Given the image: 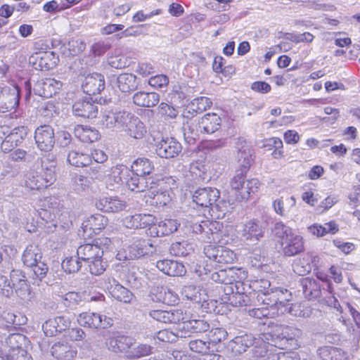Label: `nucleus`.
Instances as JSON below:
<instances>
[{
	"mask_svg": "<svg viewBox=\"0 0 360 360\" xmlns=\"http://www.w3.org/2000/svg\"><path fill=\"white\" fill-rule=\"evenodd\" d=\"M42 252L39 247L35 244L28 245L22 255V261L25 266L32 270V278L41 281L49 271L48 265L41 261Z\"/></svg>",
	"mask_w": 360,
	"mask_h": 360,
	"instance_id": "nucleus-1",
	"label": "nucleus"
},
{
	"mask_svg": "<svg viewBox=\"0 0 360 360\" xmlns=\"http://www.w3.org/2000/svg\"><path fill=\"white\" fill-rule=\"evenodd\" d=\"M13 286V296L15 295L24 304L32 302L34 293L27 279L24 271L20 269H12L10 272Z\"/></svg>",
	"mask_w": 360,
	"mask_h": 360,
	"instance_id": "nucleus-2",
	"label": "nucleus"
},
{
	"mask_svg": "<svg viewBox=\"0 0 360 360\" xmlns=\"http://www.w3.org/2000/svg\"><path fill=\"white\" fill-rule=\"evenodd\" d=\"M215 222L202 221L200 217H191L186 219L185 227L189 232L200 235V239L204 241H214L219 238L218 229Z\"/></svg>",
	"mask_w": 360,
	"mask_h": 360,
	"instance_id": "nucleus-3",
	"label": "nucleus"
},
{
	"mask_svg": "<svg viewBox=\"0 0 360 360\" xmlns=\"http://www.w3.org/2000/svg\"><path fill=\"white\" fill-rule=\"evenodd\" d=\"M247 172L236 171L231 181V186L237 191L243 200H248L251 194L257 192L260 183L257 179L245 180Z\"/></svg>",
	"mask_w": 360,
	"mask_h": 360,
	"instance_id": "nucleus-4",
	"label": "nucleus"
},
{
	"mask_svg": "<svg viewBox=\"0 0 360 360\" xmlns=\"http://www.w3.org/2000/svg\"><path fill=\"white\" fill-rule=\"evenodd\" d=\"M204 253L209 259L217 264H231L236 259V255L232 250L220 245H206Z\"/></svg>",
	"mask_w": 360,
	"mask_h": 360,
	"instance_id": "nucleus-5",
	"label": "nucleus"
},
{
	"mask_svg": "<svg viewBox=\"0 0 360 360\" xmlns=\"http://www.w3.org/2000/svg\"><path fill=\"white\" fill-rule=\"evenodd\" d=\"M34 140L38 148L41 151L49 152L55 144L53 129L49 125L37 127L34 133Z\"/></svg>",
	"mask_w": 360,
	"mask_h": 360,
	"instance_id": "nucleus-6",
	"label": "nucleus"
},
{
	"mask_svg": "<svg viewBox=\"0 0 360 360\" xmlns=\"http://www.w3.org/2000/svg\"><path fill=\"white\" fill-rule=\"evenodd\" d=\"M77 321L82 326L89 328H108L112 325V319L97 313L83 312L79 314Z\"/></svg>",
	"mask_w": 360,
	"mask_h": 360,
	"instance_id": "nucleus-7",
	"label": "nucleus"
},
{
	"mask_svg": "<svg viewBox=\"0 0 360 360\" xmlns=\"http://www.w3.org/2000/svg\"><path fill=\"white\" fill-rule=\"evenodd\" d=\"M264 233L265 228L258 220H250L240 231L242 240L249 243H257L264 236Z\"/></svg>",
	"mask_w": 360,
	"mask_h": 360,
	"instance_id": "nucleus-8",
	"label": "nucleus"
},
{
	"mask_svg": "<svg viewBox=\"0 0 360 360\" xmlns=\"http://www.w3.org/2000/svg\"><path fill=\"white\" fill-rule=\"evenodd\" d=\"M136 178V193H139V196L137 198H143V200L145 201L146 204H153V200H155V197H158V192L152 191L153 185L155 183L153 181L149 175H137Z\"/></svg>",
	"mask_w": 360,
	"mask_h": 360,
	"instance_id": "nucleus-9",
	"label": "nucleus"
},
{
	"mask_svg": "<svg viewBox=\"0 0 360 360\" xmlns=\"http://www.w3.org/2000/svg\"><path fill=\"white\" fill-rule=\"evenodd\" d=\"M63 83L53 78L38 79L33 86L36 95L44 98H51L61 89Z\"/></svg>",
	"mask_w": 360,
	"mask_h": 360,
	"instance_id": "nucleus-10",
	"label": "nucleus"
},
{
	"mask_svg": "<svg viewBox=\"0 0 360 360\" xmlns=\"http://www.w3.org/2000/svg\"><path fill=\"white\" fill-rule=\"evenodd\" d=\"M219 195V191L215 188H199L193 194V200L201 207H212L215 205Z\"/></svg>",
	"mask_w": 360,
	"mask_h": 360,
	"instance_id": "nucleus-11",
	"label": "nucleus"
},
{
	"mask_svg": "<svg viewBox=\"0 0 360 360\" xmlns=\"http://www.w3.org/2000/svg\"><path fill=\"white\" fill-rule=\"evenodd\" d=\"M236 148L237 150L236 157L240 167L238 171L248 172L253 161L252 148L245 140L238 139L236 142Z\"/></svg>",
	"mask_w": 360,
	"mask_h": 360,
	"instance_id": "nucleus-12",
	"label": "nucleus"
},
{
	"mask_svg": "<svg viewBox=\"0 0 360 360\" xmlns=\"http://www.w3.org/2000/svg\"><path fill=\"white\" fill-rule=\"evenodd\" d=\"M181 143L174 138L162 139L156 144V153L162 158H172L181 151Z\"/></svg>",
	"mask_w": 360,
	"mask_h": 360,
	"instance_id": "nucleus-13",
	"label": "nucleus"
},
{
	"mask_svg": "<svg viewBox=\"0 0 360 360\" xmlns=\"http://www.w3.org/2000/svg\"><path fill=\"white\" fill-rule=\"evenodd\" d=\"M48 174L40 171H33L30 172L25 179V186L30 190H41L52 185L55 179H49Z\"/></svg>",
	"mask_w": 360,
	"mask_h": 360,
	"instance_id": "nucleus-14",
	"label": "nucleus"
},
{
	"mask_svg": "<svg viewBox=\"0 0 360 360\" xmlns=\"http://www.w3.org/2000/svg\"><path fill=\"white\" fill-rule=\"evenodd\" d=\"M58 58L53 51L35 52L30 57V62L33 63L35 68L41 70L53 69L58 63Z\"/></svg>",
	"mask_w": 360,
	"mask_h": 360,
	"instance_id": "nucleus-15",
	"label": "nucleus"
},
{
	"mask_svg": "<svg viewBox=\"0 0 360 360\" xmlns=\"http://www.w3.org/2000/svg\"><path fill=\"white\" fill-rule=\"evenodd\" d=\"M109 349L114 352H124L126 353L128 358L134 356V347L133 338L127 336H119L117 338H110L107 342Z\"/></svg>",
	"mask_w": 360,
	"mask_h": 360,
	"instance_id": "nucleus-16",
	"label": "nucleus"
},
{
	"mask_svg": "<svg viewBox=\"0 0 360 360\" xmlns=\"http://www.w3.org/2000/svg\"><path fill=\"white\" fill-rule=\"evenodd\" d=\"M282 252L285 257H292L304 250L303 238L292 233L283 241H280Z\"/></svg>",
	"mask_w": 360,
	"mask_h": 360,
	"instance_id": "nucleus-17",
	"label": "nucleus"
},
{
	"mask_svg": "<svg viewBox=\"0 0 360 360\" xmlns=\"http://www.w3.org/2000/svg\"><path fill=\"white\" fill-rule=\"evenodd\" d=\"M255 340V338L251 334L236 336L228 342L226 349L232 355L240 354L253 346Z\"/></svg>",
	"mask_w": 360,
	"mask_h": 360,
	"instance_id": "nucleus-18",
	"label": "nucleus"
},
{
	"mask_svg": "<svg viewBox=\"0 0 360 360\" xmlns=\"http://www.w3.org/2000/svg\"><path fill=\"white\" fill-rule=\"evenodd\" d=\"M75 115L84 118H94L98 114V105L91 98L79 99L72 105Z\"/></svg>",
	"mask_w": 360,
	"mask_h": 360,
	"instance_id": "nucleus-19",
	"label": "nucleus"
},
{
	"mask_svg": "<svg viewBox=\"0 0 360 360\" xmlns=\"http://www.w3.org/2000/svg\"><path fill=\"white\" fill-rule=\"evenodd\" d=\"M82 89L88 95L100 94L105 88V79L103 75L99 73H92L85 77L82 85Z\"/></svg>",
	"mask_w": 360,
	"mask_h": 360,
	"instance_id": "nucleus-20",
	"label": "nucleus"
},
{
	"mask_svg": "<svg viewBox=\"0 0 360 360\" xmlns=\"http://www.w3.org/2000/svg\"><path fill=\"white\" fill-rule=\"evenodd\" d=\"M51 355L58 360H72L76 357L77 349L65 340L55 342L51 348Z\"/></svg>",
	"mask_w": 360,
	"mask_h": 360,
	"instance_id": "nucleus-21",
	"label": "nucleus"
},
{
	"mask_svg": "<svg viewBox=\"0 0 360 360\" xmlns=\"http://www.w3.org/2000/svg\"><path fill=\"white\" fill-rule=\"evenodd\" d=\"M18 103V89L4 87L0 91V112L11 111Z\"/></svg>",
	"mask_w": 360,
	"mask_h": 360,
	"instance_id": "nucleus-22",
	"label": "nucleus"
},
{
	"mask_svg": "<svg viewBox=\"0 0 360 360\" xmlns=\"http://www.w3.org/2000/svg\"><path fill=\"white\" fill-rule=\"evenodd\" d=\"M151 300L167 305H174L179 302L178 295L167 287H156L150 292Z\"/></svg>",
	"mask_w": 360,
	"mask_h": 360,
	"instance_id": "nucleus-23",
	"label": "nucleus"
},
{
	"mask_svg": "<svg viewBox=\"0 0 360 360\" xmlns=\"http://www.w3.org/2000/svg\"><path fill=\"white\" fill-rule=\"evenodd\" d=\"M70 326V319L64 316H57L53 319L46 321L42 326L46 336H54L58 333H61L68 329Z\"/></svg>",
	"mask_w": 360,
	"mask_h": 360,
	"instance_id": "nucleus-24",
	"label": "nucleus"
},
{
	"mask_svg": "<svg viewBox=\"0 0 360 360\" xmlns=\"http://www.w3.org/2000/svg\"><path fill=\"white\" fill-rule=\"evenodd\" d=\"M156 266L160 271L170 276H181L186 271L182 263L174 260H159L156 262Z\"/></svg>",
	"mask_w": 360,
	"mask_h": 360,
	"instance_id": "nucleus-25",
	"label": "nucleus"
},
{
	"mask_svg": "<svg viewBox=\"0 0 360 360\" xmlns=\"http://www.w3.org/2000/svg\"><path fill=\"white\" fill-rule=\"evenodd\" d=\"M180 224L175 219H167L160 221L149 229L150 236H162L169 235L177 231Z\"/></svg>",
	"mask_w": 360,
	"mask_h": 360,
	"instance_id": "nucleus-26",
	"label": "nucleus"
},
{
	"mask_svg": "<svg viewBox=\"0 0 360 360\" xmlns=\"http://www.w3.org/2000/svg\"><path fill=\"white\" fill-rule=\"evenodd\" d=\"M77 255L79 259L87 262L91 259L102 258L103 250L98 245L88 243L80 245L77 250Z\"/></svg>",
	"mask_w": 360,
	"mask_h": 360,
	"instance_id": "nucleus-27",
	"label": "nucleus"
},
{
	"mask_svg": "<svg viewBox=\"0 0 360 360\" xmlns=\"http://www.w3.org/2000/svg\"><path fill=\"white\" fill-rule=\"evenodd\" d=\"M96 207L105 212H117L125 207V203L116 198H102L96 202Z\"/></svg>",
	"mask_w": 360,
	"mask_h": 360,
	"instance_id": "nucleus-28",
	"label": "nucleus"
},
{
	"mask_svg": "<svg viewBox=\"0 0 360 360\" xmlns=\"http://www.w3.org/2000/svg\"><path fill=\"white\" fill-rule=\"evenodd\" d=\"M75 136L84 143H93L99 139L98 130L84 125H77L74 128Z\"/></svg>",
	"mask_w": 360,
	"mask_h": 360,
	"instance_id": "nucleus-29",
	"label": "nucleus"
},
{
	"mask_svg": "<svg viewBox=\"0 0 360 360\" xmlns=\"http://www.w3.org/2000/svg\"><path fill=\"white\" fill-rule=\"evenodd\" d=\"M182 131L184 140L188 144H193L199 138L202 129L199 128V122L195 120H189L184 123Z\"/></svg>",
	"mask_w": 360,
	"mask_h": 360,
	"instance_id": "nucleus-30",
	"label": "nucleus"
},
{
	"mask_svg": "<svg viewBox=\"0 0 360 360\" xmlns=\"http://www.w3.org/2000/svg\"><path fill=\"white\" fill-rule=\"evenodd\" d=\"M221 126V118L215 113H207L199 122V128L207 134H212Z\"/></svg>",
	"mask_w": 360,
	"mask_h": 360,
	"instance_id": "nucleus-31",
	"label": "nucleus"
},
{
	"mask_svg": "<svg viewBox=\"0 0 360 360\" xmlns=\"http://www.w3.org/2000/svg\"><path fill=\"white\" fill-rule=\"evenodd\" d=\"M219 277L221 278V283L223 284H231L238 279H245L247 277V274L245 271L241 269H237L234 267L220 269Z\"/></svg>",
	"mask_w": 360,
	"mask_h": 360,
	"instance_id": "nucleus-32",
	"label": "nucleus"
},
{
	"mask_svg": "<svg viewBox=\"0 0 360 360\" xmlns=\"http://www.w3.org/2000/svg\"><path fill=\"white\" fill-rule=\"evenodd\" d=\"M300 284L304 296L309 300L319 297L321 289L319 283L311 278H304L300 280Z\"/></svg>",
	"mask_w": 360,
	"mask_h": 360,
	"instance_id": "nucleus-33",
	"label": "nucleus"
},
{
	"mask_svg": "<svg viewBox=\"0 0 360 360\" xmlns=\"http://www.w3.org/2000/svg\"><path fill=\"white\" fill-rule=\"evenodd\" d=\"M117 127L122 128L127 131L131 137H134V129H135V119L134 114L127 111L118 112Z\"/></svg>",
	"mask_w": 360,
	"mask_h": 360,
	"instance_id": "nucleus-34",
	"label": "nucleus"
},
{
	"mask_svg": "<svg viewBox=\"0 0 360 360\" xmlns=\"http://www.w3.org/2000/svg\"><path fill=\"white\" fill-rule=\"evenodd\" d=\"M57 160L56 155L49 153L41 158V169L48 174L49 179L56 180Z\"/></svg>",
	"mask_w": 360,
	"mask_h": 360,
	"instance_id": "nucleus-35",
	"label": "nucleus"
},
{
	"mask_svg": "<svg viewBox=\"0 0 360 360\" xmlns=\"http://www.w3.org/2000/svg\"><path fill=\"white\" fill-rule=\"evenodd\" d=\"M114 284L110 285L108 288L110 295L116 300L123 302L124 303H129L131 302L133 294L126 288L122 285L116 283L114 281Z\"/></svg>",
	"mask_w": 360,
	"mask_h": 360,
	"instance_id": "nucleus-36",
	"label": "nucleus"
},
{
	"mask_svg": "<svg viewBox=\"0 0 360 360\" xmlns=\"http://www.w3.org/2000/svg\"><path fill=\"white\" fill-rule=\"evenodd\" d=\"M295 203L296 200L294 196L281 197L274 201L273 207L278 214L285 216L295 205Z\"/></svg>",
	"mask_w": 360,
	"mask_h": 360,
	"instance_id": "nucleus-37",
	"label": "nucleus"
},
{
	"mask_svg": "<svg viewBox=\"0 0 360 360\" xmlns=\"http://www.w3.org/2000/svg\"><path fill=\"white\" fill-rule=\"evenodd\" d=\"M155 226V217L151 214H139L136 217V229H139V236H150L149 229Z\"/></svg>",
	"mask_w": 360,
	"mask_h": 360,
	"instance_id": "nucleus-38",
	"label": "nucleus"
},
{
	"mask_svg": "<svg viewBox=\"0 0 360 360\" xmlns=\"http://www.w3.org/2000/svg\"><path fill=\"white\" fill-rule=\"evenodd\" d=\"M159 102V95L155 92L140 91L136 93V105L150 108Z\"/></svg>",
	"mask_w": 360,
	"mask_h": 360,
	"instance_id": "nucleus-39",
	"label": "nucleus"
},
{
	"mask_svg": "<svg viewBox=\"0 0 360 360\" xmlns=\"http://www.w3.org/2000/svg\"><path fill=\"white\" fill-rule=\"evenodd\" d=\"M68 162L75 167H86L91 164V157L85 153H80L72 150L68 153Z\"/></svg>",
	"mask_w": 360,
	"mask_h": 360,
	"instance_id": "nucleus-40",
	"label": "nucleus"
},
{
	"mask_svg": "<svg viewBox=\"0 0 360 360\" xmlns=\"http://www.w3.org/2000/svg\"><path fill=\"white\" fill-rule=\"evenodd\" d=\"M183 328L192 333H204L210 329V325L203 319H188L185 322Z\"/></svg>",
	"mask_w": 360,
	"mask_h": 360,
	"instance_id": "nucleus-41",
	"label": "nucleus"
},
{
	"mask_svg": "<svg viewBox=\"0 0 360 360\" xmlns=\"http://www.w3.org/2000/svg\"><path fill=\"white\" fill-rule=\"evenodd\" d=\"M156 249L153 245L151 239L147 240L139 238L138 244H136V258H140L145 256H150Z\"/></svg>",
	"mask_w": 360,
	"mask_h": 360,
	"instance_id": "nucleus-42",
	"label": "nucleus"
},
{
	"mask_svg": "<svg viewBox=\"0 0 360 360\" xmlns=\"http://www.w3.org/2000/svg\"><path fill=\"white\" fill-rule=\"evenodd\" d=\"M156 249L153 245L151 239L147 240L139 238L138 244H136V258H140L145 256H150Z\"/></svg>",
	"mask_w": 360,
	"mask_h": 360,
	"instance_id": "nucleus-43",
	"label": "nucleus"
},
{
	"mask_svg": "<svg viewBox=\"0 0 360 360\" xmlns=\"http://www.w3.org/2000/svg\"><path fill=\"white\" fill-rule=\"evenodd\" d=\"M135 75L124 73L117 77V85L122 92H130L134 89Z\"/></svg>",
	"mask_w": 360,
	"mask_h": 360,
	"instance_id": "nucleus-44",
	"label": "nucleus"
},
{
	"mask_svg": "<svg viewBox=\"0 0 360 360\" xmlns=\"http://www.w3.org/2000/svg\"><path fill=\"white\" fill-rule=\"evenodd\" d=\"M211 342L201 339H193L188 342V347L192 352L202 354H208Z\"/></svg>",
	"mask_w": 360,
	"mask_h": 360,
	"instance_id": "nucleus-45",
	"label": "nucleus"
},
{
	"mask_svg": "<svg viewBox=\"0 0 360 360\" xmlns=\"http://www.w3.org/2000/svg\"><path fill=\"white\" fill-rule=\"evenodd\" d=\"M191 248L185 240L173 243L169 248L171 255L176 257H185L189 254Z\"/></svg>",
	"mask_w": 360,
	"mask_h": 360,
	"instance_id": "nucleus-46",
	"label": "nucleus"
},
{
	"mask_svg": "<svg viewBox=\"0 0 360 360\" xmlns=\"http://www.w3.org/2000/svg\"><path fill=\"white\" fill-rule=\"evenodd\" d=\"M181 295L187 300L196 303L202 301L200 290L195 285H185L181 290Z\"/></svg>",
	"mask_w": 360,
	"mask_h": 360,
	"instance_id": "nucleus-47",
	"label": "nucleus"
},
{
	"mask_svg": "<svg viewBox=\"0 0 360 360\" xmlns=\"http://www.w3.org/2000/svg\"><path fill=\"white\" fill-rule=\"evenodd\" d=\"M4 269L0 270V294L6 297L10 298L13 296V286L11 278H8L3 274Z\"/></svg>",
	"mask_w": 360,
	"mask_h": 360,
	"instance_id": "nucleus-48",
	"label": "nucleus"
},
{
	"mask_svg": "<svg viewBox=\"0 0 360 360\" xmlns=\"http://www.w3.org/2000/svg\"><path fill=\"white\" fill-rule=\"evenodd\" d=\"M154 169L153 162L146 158L136 159V175H150Z\"/></svg>",
	"mask_w": 360,
	"mask_h": 360,
	"instance_id": "nucleus-49",
	"label": "nucleus"
},
{
	"mask_svg": "<svg viewBox=\"0 0 360 360\" xmlns=\"http://www.w3.org/2000/svg\"><path fill=\"white\" fill-rule=\"evenodd\" d=\"M273 233L278 238L280 239V241H283L293 233V231L290 227L286 226L282 221H278L274 224Z\"/></svg>",
	"mask_w": 360,
	"mask_h": 360,
	"instance_id": "nucleus-50",
	"label": "nucleus"
},
{
	"mask_svg": "<svg viewBox=\"0 0 360 360\" xmlns=\"http://www.w3.org/2000/svg\"><path fill=\"white\" fill-rule=\"evenodd\" d=\"M79 260L80 259H79L78 256L77 258L73 257H67L61 264L62 268L67 273H76L82 266L81 262Z\"/></svg>",
	"mask_w": 360,
	"mask_h": 360,
	"instance_id": "nucleus-51",
	"label": "nucleus"
},
{
	"mask_svg": "<svg viewBox=\"0 0 360 360\" xmlns=\"http://www.w3.org/2000/svg\"><path fill=\"white\" fill-rule=\"evenodd\" d=\"M63 304L67 307L73 309L82 302L81 294L76 292H69L63 297Z\"/></svg>",
	"mask_w": 360,
	"mask_h": 360,
	"instance_id": "nucleus-52",
	"label": "nucleus"
},
{
	"mask_svg": "<svg viewBox=\"0 0 360 360\" xmlns=\"http://www.w3.org/2000/svg\"><path fill=\"white\" fill-rule=\"evenodd\" d=\"M27 134V129L25 127H19L13 129L11 132L7 135L11 142H14L18 146L25 139Z\"/></svg>",
	"mask_w": 360,
	"mask_h": 360,
	"instance_id": "nucleus-53",
	"label": "nucleus"
},
{
	"mask_svg": "<svg viewBox=\"0 0 360 360\" xmlns=\"http://www.w3.org/2000/svg\"><path fill=\"white\" fill-rule=\"evenodd\" d=\"M108 219L101 214L92 215L88 221L94 231H101L107 225Z\"/></svg>",
	"mask_w": 360,
	"mask_h": 360,
	"instance_id": "nucleus-54",
	"label": "nucleus"
},
{
	"mask_svg": "<svg viewBox=\"0 0 360 360\" xmlns=\"http://www.w3.org/2000/svg\"><path fill=\"white\" fill-rule=\"evenodd\" d=\"M168 317L169 323H177L181 321L183 326H184L185 322L188 320L187 314L181 309L169 310Z\"/></svg>",
	"mask_w": 360,
	"mask_h": 360,
	"instance_id": "nucleus-55",
	"label": "nucleus"
},
{
	"mask_svg": "<svg viewBox=\"0 0 360 360\" xmlns=\"http://www.w3.org/2000/svg\"><path fill=\"white\" fill-rule=\"evenodd\" d=\"M26 341V337L20 333H13L6 339L7 345L12 349H20Z\"/></svg>",
	"mask_w": 360,
	"mask_h": 360,
	"instance_id": "nucleus-56",
	"label": "nucleus"
},
{
	"mask_svg": "<svg viewBox=\"0 0 360 360\" xmlns=\"http://www.w3.org/2000/svg\"><path fill=\"white\" fill-rule=\"evenodd\" d=\"M228 301L233 307L248 306L250 302L248 295L233 294L228 297Z\"/></svg>",
	"mask_w": 360,
	"mask_h": 360,
	"instance_id": "nucleus-57",
	"label": "nucleus"
},
{
	"mask_svg": "<svg viewBox=\"0 0 360 360\" xmlns=\"http://www.w3.org/2000/svg\"><path fill=\"white\" fill-rule=\"evenodd\" d=\"M227 331L224 328H212L209 333L210 341L214 343L221 342L226 338Z\"/></svg>",
	"mask_w": 360,
	"mask_h": 360,
	"instance_id": "nucleus-58",
	"label": "nucleus"
},
{
	"mask_svg": "<svg viewBox=\"0 0 360 360\" xmlns=\"http://www.w3.org/2000/svg\"><path fill=\"white\" fill-rule=\"evenodd\" d=\"M89 271L91 274L101 275L105 270V266L103 263L101 258H96L95 259H91L87 262Z\"/></svg>",
	"mask_w": 360,
	"mask_h": 360,
	"instance_id": "nucleus-59",
	"label": "nucleus"
},
{
	"mask_svg": "<svg viewBox=\"0 0 360 360\" xmlns=\"http://www.w3.org/2000/svg\"><path fill=\"white\" fill-rule=\"evenodd\" d=\"M212 104V103L211 100L207 97H200L195 98L192 103V105L195 106V108L193 109V110H195L199 113H201L210 108Z\"/></svg>",
	"mask_w": 360,
	"mask_h": 360,
	"instance_id": "nucleus-60",
	"label": "nucleus"
},
{
	"mask_svg": "<svg viewBox=\"0 0 360 360\" xmlns=\"http://www.w3.org/2000/svg\"><path fill=\"white\" fill-rule=\"evenodd\" d=\"M68 49L72 55L82 53L86 49V43L82 39H73L68 43Z\"/></svg>",
	"mask_w": 360,
	"mask_h": 360,
	"instance_id": "nucleus-61",
	"label": "nucleus"
},
{
	"mask_svg": "<svg viewBox=\"0 0 360 360\" xmlns=\"http://www.w3.org/2000/svg\"><path fill=\"white\" fill-rule=\"evenodd\" d=\"M8 250L12 251V248L6 245H0V264L4 270H9V259L11 257L8 255Z\"/></svg>",
	"mask_w": 360,
	"mask_h": 360,
	"instance_id": "nucleus-62",
	"label": "nucleus"
},
{
	"mask_svg": "<svg viewBox=\"0 0 360 360\" xmlns=\"http://www.w3.org/2000/svg\"><path fill=\"white\" fill-rule=\"evenodd\" d=\"M349 358L348 353L342 349L330 346L329 360H348Z\"/></svg>",
	"mask_w": 360,
	"mask_h": 360,
	"instance_id": "nucleus-63",
	"label": "nucleus"
},
{
	"mask_svg": "<svg viewBox=\"0 0 360 360\" xmlns=\"http://www.w3.org/2000/svg\"><path fill=\"white\" fill-rule=\"evenodd\" d=\"M169 83L168 77L165 75H158L152 77L148 80V84L156 88H162L166 86Z\"/></svg>",
	"mask_w": 360,
	"mask_h": 360,
	"instance_id": "nucleus-64",
	"label": "nucleus"
}]
</instances>
